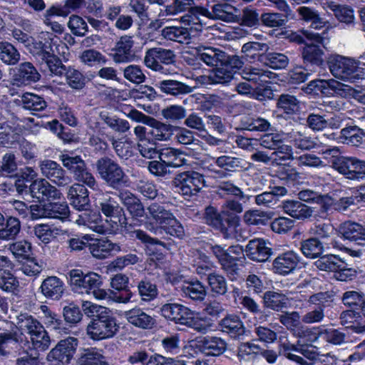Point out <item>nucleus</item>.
Returning <instances> with one entry per match:
<instances>
[{
    "label": "nucleus",
    "instance_id": "obj_1",
    "mask_svg": "<svg viewBox=\"0 0 365 365\" xmlns=\"http://www.w3.org/2000/svg\"><path fill=\"white\" fill-rule=\"evenodd\" d=\"M84 313L91 317L86 331L93 340H103L113 338L118 332L119 326L111 310L90 302L82 303Z\"/></svg>",
    "mask_w": 365,
    "mask_h": 365
},
{
    "label": "nucleus",
    "instance_id": "obj_2",
    "mask_svg": "<svg viewBox=\"0 0 365 365\" xmlns=\"http://www.w3.org/2000/svg\"><path fill=\"white\" fill-rule=\"evenodd\" d=\"M68 277V284L74 292L92 295L98 300L106 299L113 293L102 288L103 277L96 272L84 273L81 269H73L69 271Z\"/></svg>",
    "mask_w": 365,
    "mask_h": 365
},
{
    "label": "nucleus",
    "instance_id": "obj_3",
    "mask_svg": "<svg viewBox=\"0 0 365 365\" xmlns=\"http://www.w3.org/2000/svg\"><path fill=\"white\" fill-rule=\"evenodd\" d=\"M331 73L336 78L349 83H355L365 78V68L361 62L354 58L333 55L328 61Z\"/></svg>",
    "mask_w": 365,
    "mask_h": 365
},
{
    "label": "nucleus",
    "instance_id": "obj_4",
    "mask_svg": "<svg viewBox=\"0 0 365 365\" xmlns=\"http://www.w3.org/2000/svg\"><path fill=\"white\" fill-rule=\"evenodd\" d=\"M202 7L197 6L194 0H173L165 6L164 11H160V16H174L188 12V15L181 17V21L195 31H201L202 24L200 19V16H201L200 9Z\"/></svg>",
    "mask_w": 365,
    "mask_h": 365
},
{
    "label": "nucleus",
    "instance_id": "obj_5",
    "mask_svg": "<svg viewBox=\"0 0 365 365\" xmlns=\"http://www.w3.org/2000/svg\"><path fill=\"white\" fill-rule=\"evenodd\" d=\"M30 51L39 63L41 68L48 69L51 73L61 76L65 71V66L61 60L57 57L52 50L51 43L47 41L32 42Z\"/></svg>",
    "mask_w": 365,
    "mask_h": 365
},
{
    "label": "nucleus",
    "instance_id": "obj_6",
    "mask_svg": "<svg viewBox=\"0 0 365 365\" xmlns=\"http://www.w3.org/2000/svg\"><path fill=\"white\" fill-rule=\"evenodd\" d=\"M216 193L219 195H228L236 197L229 199L222 205V212L225 215H229L231 212L234 214L241 213L243 210V204L250 201L251 195L245 193L240 187L235 185L231 180H223L216 185Z\"/></svg>",
    "mask_w": 365,
    "mask_h": 365
},
{
    "label": "nucleus",
    "instance_id": "obj_7",
    "mask_svg": "<svg viewBox=\"0 0 365 365\" xmlns=\"http://www.w3.org/2000/svg\"><path fill=\"white\" fill-rule=\"evenodd\" d=\"M96 167L101 179L113 189H118L128 182V177L123 168L109 157L99 158L96 163Z\"/></svg>",
    "mask_w": 365,
    "mask_h": 365
},
{
    "label": "nucleus",
    "instance_id": "obj_8",
    "mask_svg": "<svg viewBox=\"0 0 365 365\" xmlns=\"http://www.w3.org/2000/svg\"><path fill=\"white\" fill-rule=\"evenodd\" d=\"M59 159L63 165L73 174L76 181L86 185L93 190H98V182L89 171L85 161L80 156L62 154L59 156Z\"/></svg>",
    "mask_w": 365,
    "mask_h": 365
},
{
    "label": "nucleus",
    "instance_id": "obj_9",
    "mask_svg": "<svg viewBox=\"0 0 365 365\" xmlns=\"http://www.w3.org/2000/svg\"><path fill=\"white\" fill-rule=\"evenodd\" d=\"M303 34L309 43L302 41L301 36H297L296 41L299 43H304L305 46L302 50V58L305 63L319 66L324 62V37L319 34L309 31H304Z\"/></svg>",
    "mask_w": 365,
    "mask_h": 365
},
{
    "label": "nucleus",
    "instance_id": "obj_10",
    "mask_svg": "<svg viewBox=\"0 0 365 365\" xmlns=\"http://www.w3.org/2000/svg\"><path fill=\"white\" fill-rule=\"evenodd\" d=\"M172 182L179 193L190 197L197 195L205 185V179L203 175L197 172L186 171L177 174Z\"/></svg>",
    "mask_w": 365,
    "mask_h": 365
},
{
    "label": "nucleus",
    "instance_id": "obj_11",
    "mask_svg": "<svg viewBox=\"0 0 365 365\" xmlns=\"http://www.w3.org/2000/svg\"><path fill=\"white\" fill-rule=\"evenodd\" d=\"M332 167L349 180H359L365 178V161L356 158L338 157L333 160Z\"/></svg>",
    "mask_w": 365,
    "mask_h": 365
},
{
    "label": "nucleus",
    "instance_id": "obj_12",
    "mask_svg": "<svg viewBox=\"0 0 365 365\" xmlns=\"http://www.w3.org/2000/svg\"><path fill=\"white\" fill-rule=\"evenodd\" d=\"M225 58L221 66L215 68L209 76L210 81L214 84H225L230 82L243 66L244 62L238 56H227L225 53Z\"/></svg>",
    "mask_w": 365,
    "mask_h": 365
},
{
    "label": "nucleus",
    "instance_id": "obj_13",
    "mask_svg": "<svg viewBox=\"0 0 365 365\" xmlns=\"http://www.w3.org/2000/svg\"><path fill=\"white\" fill-rule=\"evenodd\" d=\"M176 55L173 50L155 47L147 50L144 57L146 67L155 71L165 73L163 64L170 65L175 62Z\"/></svg>",
    "mask_w": 365,
    "mask_h": 365
},
{
    "label": "nucleus",
    "instance_id": "obj_14",
    "mask_svg": "<svg viewBox=\"0 0 365 365\" xmlns=\"http://www.w3.org/2000/svg\"><path fill=\"white\" fill-rule=\"evenodd\" d=\"M101 212L106 217L113 218L112 221L117 225L118 223L122 227L128 231L127 220L123 208L113 198L108 192H102L98 199Z\"/></svg>",
    "mask_w": 365,
    "mask_h": 365
},
{
    "label": "nucleus",
    "instance_id": "obj_15",
    "mask_svg": "<svg viewBox=\"0 0 365 365\" xmlns=\"http://www.w3.org/2000/svg\"><path fill=\"white\" fill-rule=\"evenodd\" d=\"M331 297L332 294L328 292H321L311 295L308 302L314 304L315 307L303 315L302 321L305 324L322 322L325 317V304L331 302Z\"/></svg>",
    "mask_w": 365,
    "mask_h": 365
},
{
    "label": "nucleus",
    "instance_id": "obj_16",
    "mask_svg": "<svg viewBox=\"0 0 365 365\" xmlns=\"http://www.w3.org/2000/svg\"><path fill=\"white\" fill-rule=\"evenodd\" d=\"M23 341V334L19 332L15 323L11 321H0V351L9 353L7 349L17 347Z\"/></svg>",
    "mask_w": 365,
    "mask_h": 365
},
{
    "label": "nucleus",
    "instance_id": "obj_17",
    "mask_svg": "<svg viewBox=\"0 0 365 365\" xmlns=\"http://www.w3.org/2000/svg\"><path fill=\"white\" fill-rule=\"evenodd\" d=\"M39 168L42 175L58 186L68 185L72 181L66 170L56 161L43 160L40 162Z\"/></svg>",
    "mask_w": 365,
    "mask_h": 365
},
{
    "label": "nucleus",
    "instance_id": "obj_18",
    "mask_svg": "<svg viewBox=\"0 0 365 365\" xmlns=\"http://www.w3.org/2000/svg\"><path fill=\"white\" fill-rule=\"evenodd\" d=\"M200 11L202 16L210 19L232 23L237 21L239 9L227 3H218L212 6L211 11L202 6Z\"/></svg>",
    "mask_w": 365,
    "mask_h": 365
},
{
    "label": "nucleus",
    "instance_id": "obj_19",
    "mask_svg": "<svg viewBox=\"0 0 365 365\" xmlns=\"http://www.w3.org/2000/svg\"><path fill=\"white\" fill-rule=\"evenodd\" d=\"M300 257L294 251H287L277 255L272 261V270L274 274L286 276L294 272Z\"/></svg>",
    "mask_w": 365,
    "mask_h": 365
},
{
    "label": "nucleus",
    "instance_id": "obj_20",
    "mask_svg": "<svg viewBox=\"0 0 365 365\" xmlns=\"http://www.w3.org/2000/svg\"><path fill=\"white\" fill-rule=\"evenodd\" d=\"M134 41L133 36L124 35L116 41L112 51L114 52L113 60L118 63H129L135 59L133 52Z\"/></svg>",
    "mask_w": 365,
    "mask_h": 365
},
{
    "label": "nucleus",
    "instance_id": "obj_21",
    "mask_svg": "<svg viewBox=\"0 0 365 365\" xmlns=\"http://www.w3.org/2000/svg\"><path fill=\"white\" fill-rule=\"evenodd\" d=\"M88 248L93 257L100 259L125 251L119 243L113 242L106 238L91 240Z\"/></svg>",
    "mask_w": 365,
    "mask_h": 365
},
{
    "label": "nucleus",
    "instance_id": "obj_22",
    "mask_svg": "<svg viewBox=\"0 0 365 365\" xmlns=\"http://www.w3.org/2000/svg\"><path fill=\"white\" fill-rule=\"evenodd\" d=\"M196 56L210 67L221 66L225 59V52L212 46H200L195 48Z\"/></svg>",
    "mask_w": 365,
    "mask_h": 365
},
{
    "label": "nucleus",
    "instance_id": "obj_23",
    "mask_svg": "<svg viewBox=\"0 0 365 365\" xmlns=\"http://www.w3.org/2000/svg\"><path fill=\"white\" fill-rule=\"evenodd\" d=\"M124 317L130 324L142 329H153L156 324V320L153 316L138 307L125 312Z\"/></svg>",
    "mask_w": 365,
    "mask_h": 365
},
{
    "label": "nucleus",
    "instance_id": "obj_24",
    "mask_svg": "<svg viewBox=\"0 0 365 365\" xmlns=\"http://www.w3.org/2000/svg\"><path fill=\"white\" fill-rule=\"evenodd\" d=\"M245 253L249 259L256 262L267 261L272 254V250L267 242L260 238L250 240L245 247Z\"/></svg>",
    "mask_w": 365,
    "mask_h": 365
},
{
    "label": "nucleus",
    "instance_id": "obj_25",
    "mask_svg": "<svg viewBox=\"0 0 365 365\" xmlns=\"http://www.w3.org/2000/svg\"><path fill=\"white\" fill-rule=\"evenodd\" d=\"M197 347L207 356H217L225 351L227 343L220 337L207 336L197 340Z\"/></svg>",
    "mask_w": 365,
    "mask_h": 365
},
{
    "label": "nucleus",
    "instance_id": "obj_26",
    "mask_svg": "<svg viewBox=\"0 0 365 365\" xmlns=\"http://www.w3.org/2000/svg\"><path fill=\"white\" fill-rule=\"evenodd\" d=\"M284 212L292 217L304 221L311 218L314 212V208L299 200H287L283 202Z\"/></svg>",
    "mask_w": 365,
    "mask_h": 365
},
{
    "label": "nucleus",
    "instance_id": "obj_27",
    "mask_svg": "<svg viewBox=\"0 0 365 365\" xmlns=\"http://www.w3.org/2000/svg\"><path fill=\"white\" fill-rule=\"evenodd\" d=\"M160 313L165 319L183 325L191 309L178 303H165L160 307Z\"/></svg>",
    "mask_w": 365,
    "mask_h": 365
},
{
    "label": "nucleus",
    "instance_id": "obj_28",
    "mask_svg": "<svg viewBox=\"0 0 365 365\" xmlns=\"http://www.w3.org/2000/svg\"><path fill=\"white\" fill-rule=\"evenodd\" d=\"M220 330L231 337L239 338L245 334L246 328L240 317L236 314H227L219 322Z\"/></svg>",
    "mask_w": 365,
    "mask_h": 365
},
{
    "label": "nucleus",
    "instance_id": "obj_29",
    "mask_svg": "<svg viewBox=\"0 0 365 365\" xmlns=\"http://www.w3.org/2000/svg\"><path fill=\"white\" fill-rule=\"evenodd\" d=\"M68 199L77 210L89 207L90 200L87 188L80 183H74L68 190Z\"/></svg>",
    "mask_w": 365,
    "mask_h": 365
},
{
    "label": "nucleus",
    "instance_id": "obj_30",
    "mask_svg": "<svg viewBox=\"0 0 365 365\" xmlns=\"http://www.w3.org/2000/svg\"><path fill=\"white\" fill-rule=\"evenodd\" d=\"M41 75L30 62L21 63L13 76L14 84L17 86L30 84L40 79Z\"/></svg>",
    "mask_w": 365,
    "mask_h": 365
},
{
    "label": "nucleus",
    "instance_id": "obj_31",
    "mask_svg": "<svg viewBox=\"0 0 365 365\" xmlns=\"http://www.w3.org/2000/svg\"><path fill=\"white\" fill-rule=\"evenodd\" d=\"M33 197L38 200L56 199L59 197L58 190L45 179L34 180L29 187Z\"/></svg>",
    "mask_w": 365,
    "mask_h": 365
},
{
    "label": "nucleus",
    "instance_id": "obj_32",
    "mask_svg": "<svg viewBox=\"0 0 365 365\" xmlns=\"http://www.w3.org/2000/svg\"><path fill=\"white\" fill-rule=\"evenodd\" d=\"M40 289L46 298L59 300L64 292V284L58 277L50 276L43 280Z\"/></svg>",
    "mask_w": 365,
    "mask_h": 365
},
{
    "label": "nucleus",
    "instance_id": "obj_33",
    "mask_svg": "<svg viewBox=\"0 0 365 365\" xmlns=\"http://www.w3.org/2000/svg\"><path fill=\"white\" fill-rule=\"evenodd\" d=\"M322 87H329L336 94L342 97L352 96L359 102L365 104V91H356L348 85L343 84L334 79L322 81Z\"/></svg>",
    "mask_w": 365,
    "mask_h": 365
},
{
    "label": "nucleus",
    "instance_id": "obj_34",
    "mask_svg": "<svg viewBox=\"0 0 365 365\" xmlns=\"http://www.w3.org/2000/svg\"><path fill=\"white\" fill-rule=\"evenodd\" d=\"M339 232L344 239L364 246V226L361 224L350 220L346 221L339 225Z\"/></svg>",
    "mask_w": 365,
    "mask_h": 365
},
{
    "label": "nucleus",
    "instance_id": "obj_35",
    "mask_svg": "<svg viewBox=\"0 0 365 365\" xmlns=\"http://www.w3.org/2000/svg\"><path fill=\"white\" fill-rule=\"evenodd\" d=\"M158 88L167 95L178 96L190 93L193 88L176 80H163L158 83Z\"/></svg>",
    "mask_w": 365,
    "mask_h": 365
},
{
    "label": "nucleus",
    "instance_id": "obj_36",
    "mask_svg": "<svg viewBox=\"0 0 365 365\" xmlns=\"http://www.w3.org/2000/svg\"><path fill=\"white\" fill-rule=\"evenodd\" d=\"M190 29L184 26H166L161 31L162 36L169 41H176L182 44L191 42Z\"/></svg>",
    "mask_w": 365,
    "mask_h": 365
},
{
    "label": "nucleus",
    "instance_id": "obj_37",
    "mask_svg": "<svg viewBox=\"0 0 365 365\" xmlns=\"http://www.w3.org/2000/svg\"><path fill=\"white\" fill-rule=\"evenodd\" d=\"M183 297L193 301H202L207 294L205 287L199 281H185L180 287Z\"/></svg>",
    "mask_w": 365,
    "mask_h": 365
},
{
    "label": "nucleus",
    "instance_id": "obj_38",
    "mask_svg": "<svg viewBox=\"0 0 365 365\" xmlns=\"http://www.w3.org/2000/svg\"><path fill=\"white\" fill-rule=\"evenodd\" d=\"M79 211H83V212L78 215L75 219L76 223L78 225L87 226L95 232L101 234H105L107 232V230L103 225L98 224V222L101 220V216L99 214L89 210L88 207L86 210H80Z\"/></svg>",
    "mask_w": 365,
    "mask_h": 365
},
{
    "label": "nucleus",
    "instance_id": "obj_39",
    "mask_svg": "<svg viewBox=\"0 0 365 365\" xmlns=\"http://www.w3.org/2000/svg\"><path fill=\"white\" fill-rule=\"evenodd\" d=\"M365 133L356 125H349L340 130L339 139L344 144L359 146L362 144Z\"/></svg>",
    "mask_w": 365,
    "mask_h": 365
},
{
    "label": "nucleus",
    "instance_id": "obj_40",
    "mask_svg": "<svg viewBox=\"0 0 365 365\" xmlns=\"http://www.w3.org/2000/svg\"><path fill=\"white\" fill-rule=\"evenodd\" d=\"M158 155L159 159L168 167L178 168L187 164V160L182 157V152L173 148H161Z\"/></svg>",
    "mask_w": 365,
    "mask_h": 365
},
{
    "label": "nucleus",
    "instance_id": "obj_41",
    "mask_svg": "<svg viewBox=\"0 0 365 365\" xmlns=\"http://www.w3.org/2000/svg\"><path fill=\"white\" fill-rule=\"evenodd\" d=\"M149 126L150 127V130L148 132L149 134L153 140L158 141H168L170 140L175 129L173 125L162 123L154 118Z\"/></svg>",
    "mask_w": 365,
    "mask_h": 365
},
{
    "label": "nucleus",
    "instance_id": "obj_42",
    "mask_svg": "<svg viewBox=\"0 0 365 365\" xmlns=\"http://www.w3.org/2000/svg\"><path fill=\"white\" fill-rule=\"evenodd\" d=\"M128 277L123 274H117L111 279L110 286L112 288L118 291L122 290L125 292L124 294L115 295L114 297V300L115 302L119 303H127L130 300L133 294L128 288Z\"/></svg>",
    "mask_w": 365,
    "mask_h": 365
},
{
    "label": "nucleus",
    "instance_id": "obj_43",
    "mask_svg": "<svg viewBox=\"0 0 365 365\" xmlns=\"http://www.w3.org/2000/svg\"><path fill=\"white\" fill-rule=\"evenodd\" d=\"M288 298L282 293L267 291L263 295L264 308L279 312L287 307Z\"/></svg>",
    "mask_w": 365,
    "mask_h": 365
},
{
    "label": "nucleus",
    "instance_id": "obj_44",
    "mask_svg": "<svg viewBox=\"0 0 365 365\" xmlns=\"http://www.w3.org/2000/svg\"><path fill=\"white\" fill-rule=\"evenodd\" d=\"M16 325L19 332H26L30 337L43 327L38 320L27 313L17 316Z\"/></svg>",
    "mask_w": 365,
    "mask_h": 365
},
{
    "label": "nucleus",
    "instance_id": "obj_45",
    "mask_svg": "<svg viewBox=\"0 0 365 365\" xmlns=\"http://www.w3.org/2000/svg\"><path fill=\"white\" fill-rule=\"evenodd\" d=\"M329 244L316 237H310L301 242L300 250L307 257L316 258L322 255Z\"/></svg>",
    "mask_w": 365,
    "mask_h": 365
},
{
    "label": "nucleus",
    "instance_id": "obj_46",
    "mask_svg": "<svg viewBox=\"0 0 365 365\" xmlns=\"http://www.w3.org/2000/svg\"><path fill=\"white\" fill-rule=\"evenodd\" d=\"M289 142L297 149L307 150L316 145L314 140L304 131L293 130L287 134Z\"/></svg>",
    "mask_w": 365,
    "mask_h": 365
},
{
    "label": "nucleus",
    "instance_id": "obj_47",
    "mask_svg": "<svg viewBox=\"0 0 365 365\" xmlns=\"http://www.w3.org/2000/svg\"><path fill=\"white\" fill-rule=\"evenodd\" d=\"M18 105L25 110L32 111L43 110L46 107L44 99L36 94L26 93L18 100Z\"/></svg>",
    "mask_w": 365,
    "mask_h": 365
},
{
    "label": "nucleus",
    "instance_id": "obj_48",
    "mask_svg": "<svg viewBox=\"0 0 365 365\" xmlns=\"http://www.w3.org/2000/svg\"><path fill=\"white\" fill-rule=\"evenodd\" d=\"M271 212L259 210H247L243 215V221L247 225L263 226L271 219Z\"/></svg>",
    "mask_w": 365,
    "mask_h": 365
},
{
    "label": "nucleus",
    "instance_id": "obj_49",
    "mask_svg": "<svg viewBox=\"0 0 365 365\" xmlns=\"http://www.w3.org/2000/svg\"><path fill=\"white\" fill-rule=\"evenodd\" d=\"M137 288L138 294L143 302H150L155 299L158 294L156 284L147 279H141L138 283Z\"/></svg>",
    "mask_w": 365,
    "mask_h": 365
},
{
    "label": "nucleus",
    "instance_id": "obj_50",
    "mask_svg": "<svg viewBox=\"0 0 365 365\" xmlns=\"http://www.w3.org/2000/svg\"><path fill=\"white\" fill-rule=\"evenodd\" d=\"M183 325L202 334L207 333L212 327V323L210 319L196 316L192 310L191 314L188 315Z\"/></svg>",
    "mask_w": 365,
    "mask_h": 365
},
{
    "label": "nucleus",
    "instance_id": "obj_51",
    "mask_svg": "<svg viewBox=\"0 0 365 365\" xmlns=\"http://www.w3.org/2000/svg\"><path fill=\"white\" fill-rule=\"evenodd\" d=\"M314 264L320 270L335 272L343 265V261L336 255H327L319 257Z\"/></svg>",
    "mask_w": 365,
    "mask_h": 365
},
{
    "label": "nucleus",
    "instance_id": "obj_52",
    "mask_svg": "<svg viewBox=\"0 0 365 365\" xmlns=\"http://www.w3.org/2000/svg\"><path fill=\"white\" fill-rule=\"evenodd\" d=\"M21 230V222L16 218L10 217L4 227L0 229V240L9 241L14 240Z\"/></svg>",
    "mask_w": 365,
    "mask_h": 365
},
{
    "label": "nucleus",
    "instance_id": "obj_53",
    "mask_svg": "<svg viewBox=\"0 0 365 365\" xmlns=\"http://www.w3.org/2000/svg\"><path fill=\"white\" fill-rule=\"evenodd\" d=\"M297 12L302 20L311 23L312 28L317 29L324 26V21L314 9L308 6H300L297 9Z\"/></svg>",
    "mask_w": 365,
    "mask_h": 365
},
{
    "label": "nucleus",
    "instance_id": "obj_54",
    "mask_svg": "<svg viewBox=\"0 0 365 365\" xmlns=\"http://www.w3.org/2000/svg\"><path fill=\"white\" fill-rule=\"evenodd\" d=\"M33 233L41 242L48 244L59 235L60 230L46 224H39L34 227Z\"/></svg>",
    "mask_w": 365,
    "mask_h": 365
},
{
    "label": "nucleus",
    "instance_id": "obj_55",
    "mask_svg": "<svg viewBox=\"0 0 365 365\" xmlns=\"http://www.w3.org/2000/svg\"><path fill=\"white\" fill-rule=\"evenodd\" d=\"M327 7L334 12V16L339 21L347 24L354 22V11L350 7L336 4L334 1L327 3Z\"/></svg>",
    "mask_w": 365,
    "mask_h": 365
},
{
    "label": "nucleus",
    "instance_id": "obj_56",
    "mask_svg": "<svg viewBox=\"0 0 365 365\" xmlns=\"http://www.w3.org/2000/svg\"><path fill=\"white\" fill-rule=\"evenodd\" d=\"M0 58L8 65H15L20 60L18 50L9 42H0Z\"/></svg>",
    "mask_w": 365,
    "mask_h": 365
},
{
    "label": "nucleus",
    "instance_id": "obj_57",
    "mask_svg": "<svg viewBox=\"0 0 365 365\" xmlns=\"http://www.w3.org/2000/svg\"><path fill=\"white\" fill-rule=\"evenodd\" d=\"M63 74H65L66 83L71 88L80 90L85 86L86 78L78 70L72 67L66 68L65 66V71Z\"/></svg>",
    "mask_w": 365,
    "mask_h": 365
},
{
    "label": "nucleus",
    "instance_id": "obj_58",
    "mask_svg": "<svg viewBox=\"0 0 365 365\" xmlns=\"http://www.w3.org/2000/svg\"><path fill=\"white\" fill-rule=\"evenodd\" d=\"M242 77L256 86H262L269 78L268 72L258 68H246L242 71Z\"/></svg>",
    "mask_w": 365,
    "mask_h": 365
},
{
    "label": "nucleus",
    "instance_id": "obj_59",
    "mask_svg": "<svg viewBox=\"0 0 365 365\" xmlns=\"http://www.w3.org/2000/svg\"><path fill=\"white\" fill-rule=\"evenodd\" d=\"M279 108L283 109L287 114L297 113L299 110V101L294 96L283 93L281 94L277 103Z\"/></svg>",
    "mask_w": 365,
    "mask_h": 365
},
{
    "label": "nucleus",
    "instance_id": "obj_60",
    "mask_svg": "<svg viewBox=\"0 0 365 365\" xmlns=\"http://www.w3.org/2000/svg\"><path fill=\"white\" fill-rule=\"evenodd\" d=\"M123 77L129 82L134 84H141L145 81L146 76L138 65L130 64L123 70Z\"/></svg>",
    "mask_w": 365,
    "mask_h": 365
},
{
    "label": "nucleus",
    "instance_id": "obj_61",
    "mask_svg": "<svg viewBox=\"0 0 365 365\" xmlns=\"http://www.w3.org/2000/svg\"><path fill=\"white\" fill-rule=\"evenodd\" d=\"M207 279L212 293L216 295H224L227 293V284L223 276L215 273H211L208 274Z\"/></svg>",
    "mask_w": 365,
    "mask_h": 365
},
{
    "label": "nucleus",
    "instance_id": "obj_62",
    "mask_svg": "<svg viewBox=\"0 0 365 365\" xmlns=\"http://www.w3.org/2000/svg\"><path fill=\"white\" fill-rule=\"evenodd\" d=\"M34 348L37 351H46L51 345L50 336L43 326L30 337Z\"/></svg>",
    "mask_w": 365,
    "mask_h": 365
},
{
    "label": "nucleus",
    "instance_id": "obj_63",
    "mask_svg": "<svg viewBox=\"0 0 365 365\" xmlns=\"http://www.w3.org/2000/svg\"><path fill=\"white\" fill-rule=\"evenodd\" d=\"M265 63L273 69L285 68L289 63L288 56L282 53L270 52L264 56Z\"/></svg>",
    "mask_w": 365,
    "mask_h": 365
},
{
    "label": "nucleus",
    "instance_id": "obj_64",
    "mask_svg": "<svg viewBox=\"0 0 365 365\" xmlns=\"http://www.w3.org/2000/svg\"><path fill=\"white\" fill-rule=\"evenodd\" d=\"M76 365H108L104 357L95 350H86L78 359Z\"/></svg>",
    "mask_w": 365,
    "mask_h": 365
}]
</instances>
